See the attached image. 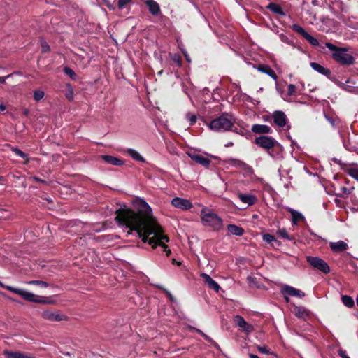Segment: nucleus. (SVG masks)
<instances>
[{"label":"nucleus","mask_w":358,"mask_h":358,"mask_svg":"<svg viewBox=\"0 0 358 358\" xmlns=\"http://www.w3.org/2000/svg\"><path fill=\"white\" fill-rule=\"evenodd\" d=\"M135 207L137 212L127 208L119 210L115 217L117 222L136 231L142 241L148 243L152 248H155L157 245L162 247L169 255L171 251L165 244L169 242V237L164 234L162 227L153 216L149 204L139 199L136 201Z\"/></svg>","instance_id":"f257e3e1"},{"label":"nucleus","mask_w":358,"mask_h":358,"mask_svg":"<svg viewBox=\"0 0 358 358\" xmlns=\"http://www.w3.org/2000/svg\"><path fill=\"white\" fill-rule=\"evenodd\" d=\"M200 217L204 227L211 228L216 231H219L223 228L222 219L213 210L207 207L202 208Z\"/></svg>","instance_id":"f03ea898"},{"label":"nucleus","mask_w":358,"mask_h":358,"mask_svg":"<svg viewBox=\"0 0 358 358\" xmlns=\"http://www.w3.org/2000/svg\"><path fill=\"white\" fill-rule=\"evenodd\" d=\"M326 47L332 52V58L343 65H352L355 63V58L348 53L346 48H338L331 43H326Z\"/></svg>","instance_id":"7ed1b4c3"},{"label":"nucleus","mask_w":358,"mask_h":358,"mask_svg":"<svg viewBox=\"0 0 358 358\" xmlns=\"http://www.w3.org/2000/svg\"><path fill=\"white\" fill-rule=\"evenodd\" d=\"M235 119L228 113H223L220 117L213 120L208 124L211 130L215 131H229L234 126Z\"/></svg>","instance_id":"20e7f679"},{"label":"nucleus","mask_w":358,"mask_h":358,"mask_svg":"<svg viewBox=\"0 0 358 358\" xmlns=\"http://www.w3.org/2000/svg\"><path fill=\"white\" fill-rule=\"evenodd\" d=\"M306 260L313 268L325 274H327L330 272V268L329 265L322 259L317 257L307 256Z\"/></svg>","instance_id":"39448f33"},{"label":"nucleus","mask_w":358,"mask_h":358,"mask_svg":"<svg viewBox=\"0 0 358 358\" xmlns=\"http://www.w3.org/2000/svg\"><path fill=\"white\" fill-rule=\"evenodd\" d=\"M274 124L280 128H285V130L290 129L289 121L285 113L281 110H275L272 115Z\"/></svg>","instance_id":"423d86ee"},{"label":"nucleus","mask_w":358,"mask_h":358,"mask_svg":"<svg viewBox=\"0 0 358 358\" xmlns=\"http://www.w3.org/2000/svg\"><path fill=\"white\" fill-rule=\"evenodd\" d=\"M255 143L258 146L267 149L268 153L271 155L269 150L273 148L276 144L277 141L271 136H261L257 137L255 140Z\"/></svg>","instance_id":"0eeeda50"},{"label":"nucleus","mask_w":358,"mask_h":358,"mask_svg":"<svg viewBox=\"0 0 358 358\" xmlns=\"http://www.w3.org/2000/svg\"><path fill=\"white\" fill-rule=\"evenodd\" d=\"M281 292L287 302L289 301V296H296L298 298H303L305 296L303 292L289 285L283 286L281 289Z\"/></svg>","instance_id":"6e6552de"},{"label":"nucleus","mask_w":358,"mask_h":358,"mask_svg":"<svg viewBox=\"0 0 358 358\" xmlns=\"http://www.w3.org/2000/svg\"><path fill=\"white\" fill-rule=\"evenodd\" d=\"M292 29L296 31V33L301 35L305 39H306L308 43L314 46L319 45V41L317 38L313 37L310 35L302 27L297 24H294L292 25Z\"/></svg>","instance_id":"1a4fd4ad"},{"label":"nucleus","mask_w":358,"mask_h":358,"mask_svg":"<svg viewBox=\"0 0 358 358\" xmlns=\"http://www.w3.org/2000/svg\"><path fill=\"white\" fill-rule=\"evenodd\" d=\"M171 203L173 206L182 210H187L192 207V203L189 200L181 197L173 198Z\"/></svg>","instance_id":"9d476101"},{"label":"nucleus","mask_w":358,"mask_h":358,"mask_svg":"<svg viewBox=\"0 0 358 358\" xmlns=\"http://www.w3.org/2000/svg\"><path fill=\"white\" fill-rule=\"evenodd\" d=\"M19 295L28 301L36 302L40 303H45V301L43 299V297L37 296L25 289H20Z\"/></svg>","instance_id":"9b49d317"},{"label":"nucleus","mask_w":358,"mask_h":358,"mask_svg":"<svg viewBox=\"0 0 358 358\" xmlns=\"http://www.w3.org/2000/svg\"><path fill=\"white\" fill-rule=\"evenodd\" d=\"M41 317L46 320L50 322H59L65 320L66 317L64 315H61L57 312H54L52 310H44L41 313Z\"/></svg>","instance_id":"f8f14e48"},{"label":"nucleus","mask_w":358,"mask_h":358,"mask_svg":"<svg viewBox=\"0 0 358 358\" xmlns=\"http://www.w3.org/2000/svg\"><path fill=\"white\" fill-rule=\"evenodd\" d=\"M234 322L236 324L247 334L251 333L254 328L253 326L248 323L245 319L241 315H236L234 317Z\"/></svg>","instance_id":"ddd939ff"},{"label":"nucleus","mask_w":358,"mask_h":358,"mask_svg":"<svg viewBox=\"0 0 358 358\" xmlns=\"http://www.w3.org/2000/svg\"><path fill=\"white\" fill-rule=\"evenodd\" d=\"M200 276L209 288L215 290L216 292H219L220 289V285L209 275L203 273Z\"/></svg>","instance_id":"4468645a"},{"label":"nucleus","mask_w":358,"mask_h":358,"mask_svg":"<svg viewBox=\"0 0 358 358\" xmlns=\"http://www.w3.org/2000/svg\"><path fill=\"white\" fill-rule=\"evenodd\" d=\"M293 313L299 319L307 320L310 317L309 310L305 307L295 306L293 308Z\"/></svg>","instance_id":"2eb2a0df"},{"label":"nucleus","mask_w":358,"mask_h":358,"mask_svg":"<svg viewBox=\"0 0 358 358\" xmlns=\"http://www.w3.org/2000/svg\"><path fill=\"white\" fill-rule=\"evenodd\" d=\"M251 131L255 134H271L272 129L271 127L266 124H253Z\"/></svg>","instance_id":"dca6fc26"},{"label":"nucleus","mask_w":358,"mask_h":358,"mask_svg":"<svg viewBox=\"0 0 358 358\" xmlns=\"http://www.w3.org/2000/svg\"><path fill=\"white\" fill-rule=\"evenodd\" d=\"M237 196L241 202L248 206L253 205L257 201L256 196L252 194L238 193Z\"/></svg>","instance_id":"f3484780"},{"label":"nucleus","mask_w":358,"mask_h":358,"mask_svg":"<svg viewBox=\"0 0 358 358\" xmlns=\"http://www.w3.org/2000/svg\"><path fill=\"white\" fill-rule=\"evenodd\" d=\"M259 71L265 73L272 78L274 80H277L278 76L274 71L268 66L266 64H259L256 68Z\"/></svg>","instance_id":"a211bd4d"},{"label":"nucleus","mask_w":358,"mask_h":358,"mask_svg":"<svg viewBox=\"0 0 358 358\" xmlns=\"http://www.w3.org/2000/svg\"><path fill=\"white\" fill-rule=\"evenodd\" d=\"M191 159L195 162L208 168L210 165V160L208 158L198 154H191L189 155Z\"/></svg>","instance_id":"6ab92c4d"},{"label":"nucleus","mask_w":358,"mask_h":358,"mask_svg":"<svg viewBox=\"0 0 358 358\" xmlns=\"http://www.w3.org/2000/svg\"><path fill=\"white\" fill-rule=\"evenodd\" d=\"M145 4L148 6L149 11L153 15H157L160 13L161 10L159 5L154 0H147Z\"/></svg>","instance_id":"aec40b11"},{"label":"nucleus","mask_w":358,"mask_h":358,"mask_svg":"<svg viewBox=\"0 0 358 358\" xmlns=\"http://www.w3.org/2000/svg\"><path fill=\"white\" fill-rule=\"evenodd\" d=\"M3 355L7 358H35L34 356L29 354H24L20 352H13L5 350Z\"/></svg>","instance_id":"412c9836"},{"label":"nucleus","mask_w":358,"mask_h":358,"mask_svg":"<svg viewBox=\"0 0 358 358\" xmlns=\"http://www.w3.org/2000/svg\"><path fill=\"white\" fill-rule=\"evenodd\" d=\"M228 163L233 166L240 168L246 171H250L252 169L246 163L237 159H229Z\"/></svg>","instance_id":"4be33fe9"},{"label":"nucleus","mask_w":358,"mask_h":358,"mask_svg":"<svg viewBox=\"0 0 358 358\" xmlns=\"http://www.w3.org/2000/svg\"><path fill=\"white\" fill-rule=\"evenodd\" d=\"M288 211L292 215V222L293 225H296L299 222L305 220L304 216L300 212L290 208H288Z\"/></svg>","instance_id":"5701e85b"},{"label":"nucleus","mask_w":358,"mask_h":358,"mask_svg":"<svg viewBox=\"0 0 358 358\" xmlns=\"http://www.w3.org/2000/svg\"><path fill=\"white\" fill-rule=\"evenodd\" d=\"M348 245L343 241L330 243V248L333 252H339L347 249Z\"/></svg>","instance_id":"b1692460"},{"label":"nucleus","mask_w":358,"mask_h":358,"mask_svg":"<svg viewBox=\"0 0 358 358\" xmlns=\"http://www.w3.org/2000/svg\"><path fill=\"white\" fill-rule=\"evenodd\" d=\"M310 66L315 71H317V72H318V73H321L322 75H324V76H326L328 78L330 76V75L331 73V71L329 69H327V68L322 66V65H320L318 63L311 62L310 63Z\"/></svg>","instance_id":"393cba45"},{"label":"nucleus","mask_w":358,"mask_h":358,"mask_svg":"<svg viewBox=\"0 0 358 358\" xmlns=\"http://www.w3.org/2000/svg\"><path fill=\"white\" fill-rule=\"evenodd\" d=\"M187 328L189 330H194L195 331H196L197 333H199V334H201L206 341H207L208 342H210L214 347H215L217 349H219L220 347H219V345L213 340L212 339L210 336H208L207 334H206L205 333H203L201 329H199L197 328H195L191 325H188L187 327Z\"/></svg>","instance_id":"a878e982"},{"label":"nucleus","mask_w":358,"mask_h":358,"mask_svg":"<svg viewBox=\"0 0 358 358\" xmlns=\"http://www.w3.org/2000/svg\"><path fill=\"white\" fill-rule=\"evenodd\" d=\"M101 158L106 163L112 164V165L121 166V165L124 164V162L122 159H118V158L111 156V155H102Z\"/></svg>","instance_id":"bb28decb"},{"label":"nucleus","mask_w":358,"mask_h":358,"mask_svg":"<svg viewBox=\"0 0 358 358\" xmlns=\"http://www.w3.org/2000/svg\"><path fill=\"white\" fill-rule=\"evenodd\" d=\"M227 230L232 235L241 236L244 233V229L235 224H228Z\"/></svg>","instance_id":"cd10ccee"},{"label":"nucleus","mask_w":358,"mask_h":358,"mask_svg":"<svg viewBox=\"0 0 358 358\" xmlns=\"http://www.w3.org/2000/svg\"><path fill=\"white\" fill-rule=\"evenodd\" d=\"M126 152L134 159H135V160H136L138 162H145V159L136 150H134L133 148H128Z\"/></svg>","instance_id":"c85d7f7f"},{"label":"nucleus","mask_w":358,"mask_h":358,"mask_svg":"<svg viewBox=\"0 0 358 358\" xmlns=\"http://www.w3.org/2000/svg\"><path fill=\"white\" fill-rule=\"evenodd\" d=\"M267 8L274 13L278 14L280 15H285V13L282 10L280 6L275 3H271L268 5Z\"/></svg>","instance_id":"c756f323"},{"label":"nucleus","mask_w":358,"mask_h":358,"mask_svg":"<svg viewBox=\"0 0 358 358\" xmlns=\"http://www.w3.org/2000/svg\"><path fill=\"white\" fill-rule=\"evenodd\" d=\"M8 146L10 148V150L13 152L16 155L19 156L20 157L25 159L27 162L29 161V156L25 152H22L21 150H20L17 148L11 146L10 145H8Z\"/></svg>","instance_id":"7c9ffc66"},{"label":"nucleus","mask_w":358,"mask_h":358,"mask_svg":"<svg viewBox=\"0 0 358 358\" xmlns=\"http://www.w3.org/2000/svg\"><path fill=\"white\" fill-rule=\"evenodd\" d=\"M277 234L278 235L279 237H280L282 238L287 239L288 241H293L294 240V237L289 236L288 234L287 230L285 228L279 229L277 231Z\"/></svg>","instance_id":"2f4dec72"},{"label":"nucleus","mask_w":358,"mask_h":358,"mask_svg":"<svg viewBox=\"0 0 358 358\" xmlns=\"http://www.w3.org/2000/svg\"><path fill=\"white\" fill-rule=\"evenodd\" d=\"M66 92L65 94L66 98L69 101H71L73 100V97H74L73 87L71 84L67 83L66 85Z\"/></svg>","instance_id":"473e14b6"},{"label":"nucleus","mask_w":358,"mask_h":358,"mask_svg":"<svg viewBox=\"0 0 358 358\" xmlns=\"http://www.w3.org/2000/svg\"><path fill=\"white\" fill-rule=\"evenodd\" d=\"M185 119L189 122V124L191 126L194 125L197 120L196 115L190 112H187L185 115Z\"/></svg>","instance_id":"72a5a7b5"},{"label":"nucleus","mask_w":358,"mask_h":358,"mask_svg":"<svg viewBox=\"0 0 358 358\" xmlns=\"http://www.w3.org/2000/svg\"><path fill=\"white\" fill-rule=\"evenodd\" d=\"M342 302L345 306L348 308H352L355 303L353 299L348 295H344L342 296Z\"/></svg>","instance_id":"f704fd0d"},{"label":"nucleus","mask_w":358,"mask_h":358,"mask_svg":"<svg viewBox=\"0 0 358 358\" xmlns=\"http://www.w3.org/2000/svg\"><path fill=\"white\" fill-rule=\"evenodd\" d=\"M348 174L358 181V166H354L348 169Z\"/></svg>","instance_id":"c9c22d12"},{"label":"nucleus","mask_w":358,"mask_h":358,"mask_svg":"<svg viewBox=\"0 0 358 358\" xmlns=\"http://www.w3.org/2000/svg\"><path fill=\"white\" fill-rule=\"evenodd\" d=\"M44 92L41 90H37L34 92V99L36 101H41L44 97Z\"/></svg>","instance_id":"e433bc0d"},{"label":"nucleus","mask_w":358,"mask_h":358,"mask_svg":"<svg viewBox=\"0 0 358 358\" xmlns=\"http://www.w3.org/2000/svg\"><path fill=\"white\" fill-rule=\"evenodd\" d=\"M26 283L29 284V285H38V286L43 287H48V284L42 280H31V281L27 282Z\"/></svg>","instance_id":"4c0bfd02"},{"label":"nucleus","mask_w":358,"mask_h":358,"mask_svg":"<svg viewBox=\"0 0 358 358\" xmlns=\"http://www.w3.org/2000/svg\"><path fill=\"white\" fill-rule=\"evenodd\" d=\"M64 72L69 76L72 80H76V74L75 72L69 67H64Z\"/></svg>","instance_id":"58836bf2"},{"label":"nucleus","mask_w":358,"mask_h":358,"mask_svg":"<svg viewBox=\"0 0 358 358\" xmlns=\"http://www.w3.org/2000/svg\"><path fill=\"white\" fill-rule=\"evenodd\" d=\"M262 239L264 241H265L267 243H271L273 241H275V237L269 234H264L262 236Z\"/></svg>","instance_id":"ea45409f"},{"label":"nucleus","mask_w":358,"mask_h":358,"mask_svg":"<svg viewBox=\"0 0 358 358\" xmlns=\"http://www.w3.org/2000/svg\"><path fill=\"white\" fill-rule=\"evenodd\" d=\"M171 59L178 66H180L182 64V59L181 57L178 54H174L171 56Z\"/></svg>","instance_id":"a19ab883"},{"label":"nucleus","mask_w":358,"mask_h":358,"mask_svg":"<svg viewBox=\"0 0 358 358\" xmlns=\"http://www.w3.org/2000/svg\"><path fill=\"white\" fill-rule=\"evenodd\" d=\"M296 87L293 84H289L288 86H287V95L288 96H293L296 94Z\"/></svg>","instance_id":"79ce46f5"},{"label":"nucleus","mask_w":358,"mask_h":358,"mask_svg":"<svg viewBox=\"0 0 358 358\" xmlns=\"http://www.w3.org/2000/svg\"><path fill=\"white\" fill-rule=\"evenodd\" d=\"M257 349L260 352H262L263 354H266V355L273 354L272 351L265 345H262V346L259 345L257 347Z\"/></svg>","instance_id":"37998d69"},{"label":"nucleus","mask_w":358,"mask_h":358,"mask_svg":"<svg viewBox=\"0 0 358 358\" xmlns=\"http://www.w3.org/2000/svg\"><path fill=\"white\" fill-rule=\"evenodd\" d=\"M41 51L43 53L48 52L50 50V47L45 41H41Z\"/></svg>","instance_id":"c03bdc74"},{"label":"nucleus","mask_w":358,"mask_h":358,"mask_svg":"<svg viewBox=\"0 0 358 358\" xmlns=\"http://www.w3.org/2000/svg\"><path fill=\"white\" fill-rule=\"evenodd\" d=\"M2 287L8 289V291H10V292H11L13 293H15V294H17L19 295V292H20V288L13 287H11V286H6L5 285H4V287Z\"/></svg>","instance_id":"a18cd8bd"},{"label":"nucleus","mask_w":358,"mask_h":358,"mask_svg":"<svg viewBox=\"0 0 358 358\" xmlns=\"http://www.w3.org/2000/svg\"><path fill=\"white\" fill-rule=\"evenodd\" d=\"M131 0H119L118 1V7L120 8H122L124 6H126L129 2Z\"/></svg>","instance_id":"49530a36"},{"label":"nucleus","mask_w":358,"mask_h":358,"mask_svg":"<svg viewBox=\"0 0 358 358\" xmlns=\"http://www.w3.org/2000/svg\"><path fill=\"white\" fill-rule=\"evenodd\" d=\"M29 179L31 180L36 181V182L43 183V184H46L47 183V182L45 180H42V179L39 178L37 176L31 177Z\"/></svg>","instance_id":"de8ad7c7"},{"label":"nucleus","mask_w":358,"mask_h":358,"mask_svg":"<svg viewBox=\"0 0 358 358\" xmlns=\"http://www.w3.org/2000/svg\"><path fill=\"white\" fill-rule=\"evenodd\" d=\"M324 117L326 118V120L333 126L334 127L336 125V120L332 118V117H328L327 115H324Z\"/></svg>","instance_id":"09e8293b"},{"label":"nucleus","mask_w":358,"mask_h":358,"mask_svg":"<svg viewBox=\"0 0 358 358\" xmlns=\"http://www.w3.org/2000/svg\"><path fill=\"white\" fill-rule=\"evenodd\" d=\"M181 51L183 53L184 57H185L186 61L187 62H190L191 59H190V57H189V55L187 54V51L185 50H184V49H181Z\"/></svg>","instance_id":"8fccbe9b"},{"label":"nucleus","mask_w":358,"mask_h":358,"mask_svg":"<svg viewBox=\"0 0 358 358\" xmlns=\"http://www.w3.org/2000/svg\"><path fill=\"white\" fill-rule=\"evenodd\" d=\"M10 75H8L6 76H0V83H4L8 78H9Z\"/></svg>","instance_id":"3c124183"},{"label":"nucleus","mask_w":358,"mask_h":358,"mask_svg":"<svg viewBox=\"0 0 358 358\" xmlns=\"http://www.w3.org/2000/svg\"><path fill=\"white\" fill-rule=\"evenodd\" d=\"M6 109V107L4 104H0V112H3Z\"/></svg>","instance_id":"603ef678"},{"label":"nucleus","mask_w":358,"mask_h":358,"mask_svg":"<svg viewBox=\"0 0 358 358\" xmlns=\"http://www.w3.org/2000/svg\"><path fill=\"white\" fill-rule=\"evenodd\" d=\"M340 355L342 358H350L344 352L342 351L340 352Z\"/></svg>","instance_id":"864d4df0"},{"label":"nucleus","mask_w":358,"mask_h":358,"mask_svg":"<svg viewBox=\"0 0 358 358\" xmlns=\"http://www.w3.org/2000/svg\"><path fill=\"white\" fill-rule=\"evenodd\" d=\"M103 228V226L100 227H94V229L93 230L96 232H99L102 230Z\"/></svg>","instance_id":"5fc2aeb1"},{"label":"nucleus","mask_w":358,"mask_h":358,"mask_svg":"<svg viewBox=\"0 0 358 358\" xmlns=\"http://www.w3.org/2000/svg\"><path fill=\"white\" fill-rule=\"evenodd\" d=\"M250 358H259L257 355L254 354H250L249 355Z\"/></svg>","instance_id":"6e6d98bb"},{"label":"nucleus","mask_w":358,"mask_h":358,"mask_svg":"<svg viewBox=\"0 0 358 358\" xmlns=\"http://www.w3.org/2000/svg\"><path fill=\"white\" fill-rule=\"evenodd\" d=\"M28 113H29L28 110H24V114L27 115L28 114Z\"/></svg>","instance_id":"4d7b16f0"},{"label":"nucleus","mask_w":358,"mask_h":358,"mask_svg":"<svg viewBox=\"0 0 358 358\" xmlns=\"http://www.w3.org/2000/svg\"><path fill=\"white\" fill-rule=\"evenodd\" d=\"M108 8H110V9H113V6H110V5H108Z\"/></svg>","instance_id":"13d9d810"},{"label":"nucleus","mask_w":358,"mask_h":358,"mask_svg":"<svg viewBox=\"0 0 358 358\" xmlns=\"http://www.w3.org/2000/svg\"><path fill=\"white\" fill-rule=\"evenodd\" d=\"M0 287H4V285L0 281Z\"/></svg>","instance_id":"bf43d9fd"},{"label":"nucleus","mask_w":358,"mask_h":358,"mask_svg":"<svg viewBox=\"0 0 358 358\" xmlns=\"http://www.w3.org/2000/svg\"><path fill=\"white\" fill-rule=\"evenodd\" d=\"M22 185H23L24 187H26V184L25 183H23Z\"/></svg>","instance_id":"052dcab7"},{"label":"nucleus","mask_w":358,"mask_h":358,"mask_svg":"<svg viewBox=\"0 0 358 358\" xmlns=\"http://www.w3.org/2000/svg\"><path fill=\"white\" fill-rule=\"evenodd\" d=\"M169 295L170 298L172 299V296H171V294H169Z\"/></svg>","instance_id":"680f3d73"},{"label":"nucleus","mask_w":358,"mask_h":358,"mask_svg":"<svg viewBox=\"0 0 358 358\" xmlns=\"http://www.w3.org/2000/svg\"><path fill=\"white\" fill-rule=\"evenodd\" d=\"M357 304L358 306V296L357 297Z\"/></svg>","instance_id":"e2e57ef3"},{"label":"nucleus","mask_w":358,"mask_h":358,"mask_svg":"<svg viewBox=\"0 0 358 358\" xmlns=\"http://www.w3.org/2000/svg\"><path fill=\"white\" fill-rule=\"evenodd\" d=\"M357 93H358V91L357 92Z\"/></svg>","instance_id":"0e129e2a"}]
</instances>
